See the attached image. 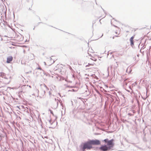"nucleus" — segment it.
I'll use <instances>...</instances> for the list:
<instances>
[{
    "instance_id": "f257e3e1",
    "label": "nucleus",
    "mask_w": 151,
    "mask_h": 151,
    "mask_svg": "<svg viewBox=\"0 0 151 151\" xmlns=\"http://www.w3.org/2000/svg\"><path fill=\"white\" fill-rule=\"evenodd\" d=\"M114 139H112L110 140H109L108 139H105L103 141L105 143H107V145H103L100 147V150L103 151H106L110 150L112 148L114 145Z\"/></svg>"
},
{
    "instance_id": "f03ea898",
    "label": "nucleus",
    "mask_w": 151,
    "mask_h": 151,
    "mask_svg": "<svg viewBox=\"0 0 151 151\" xmlns=\"http://www.w3.org/2000/svg\"><path fill=\"white\" fill-rule=\"evenodd\" d=\"M92 148V145L89 141L83 144V149L84 151L86 149L90 150Z\"/></svg>"
},
{
    "instance_id": "7ed1b4c3",
    "label": "nucleus",
    "mask_w": 151,
    "mask_h": 151,
    "mask_svg": "<svg viewBox=\"0 0 151 151\" xmlns=\"http://www.w3.org/2000/svg\"><path fill=\"white\" fill-rule=\"evenodd\" d=\"M91 145H98L100 144V142L98 140H91L90 141Z\"/></svg>"
},
{
    "instance_id": "20e7f679",
    "label": "nucleus",
    "mask_w": 151,
    "mask_h": 151,
    "mask_svg": "<svg viewBox=\"0 0 151 151\" xmlns=\"http://www.w3.org/2000/svg\"><path fill=\"white\" fill-rule=\"evenodd\" d=\"M134 35L132 37L129 39V41L130 43V45L132 47L134 46V43L135 42L134 41Z\"/></svg>"
},
{
    "instance_id": "39448f33",
    "label": "nucleus",
    "mask_w": 151,
    "mask_h": 151,
    "mask_svg": "<svg viewBox=\"0 0 151 151\" xmlns=\"http://www.w3.org/2000/svg\"><path fill=\"white\" fill-rule=\"evenodd\" d=\"M13 57L12 56H9L7 58L6 62L7 63H10L13 60Z\"/></svg>"
},
{
    "instance_id": "423d86ee",
    "label": "nucleus",
    "mask_w": 151,
    "mask_h": 151,
    "mask_svg": "<svg viewBox=\"0 0 151 151\" xmlns=\"http://www.w3.org/2000/svg\"><path fill=\"white\" fill-rule=\"evenodd\" d=\"M88 51V52L90 53H93L95 52L92 49V48H89Z\"/></svg>"
},
{
    "instance_id": "0eeeda50",
    "label": "nucleus",
    "mask_w": 151,
    "mask_h": 151,
    "mask_svg": "<svg viewBox=\"0 0 151 151\" xmlns=\"http://www.w3.org/2000/svg\"><path fill=\"white\" fill-rule=\"evenodd\" d=\"M10 44H11L13 46H20L19 45H18V44L14 42H12Z\"/></svg>"
},
{
    "instance_id": "6e6552de",
    "label": "nucleus",
    "mask_w": 151,
    "mask_h": 151,
    "mask_svg": "<svg viewBox=\"0 0 151 151\" xmlns=\"http://www.w3.org/2000/svg\"><path fill=\"white\" fill-rule=\"evenodd\" d=\"M95 64L94 63H88V65H86V67L87 66H93Z\"/></svg>"
},
{
    "instance_id": "1a4fd4ad",
    "label": "nucleus",
    "mask_w": 151,
    "mask_h": 151,
    "mask_svg": "<svg viewBox=\"0 0 151 151\" xmlns=\"http://www.w3.org/2000/svg\"><path fill=\"white\" fill-rule=\"evenodd\" d=\"M30 57H32V58H31V59H30V60H33V59H34V55H31Z\"/></svg>"
},
{
    "instance_id": "9d476101",
    "label": "nucleus",
    "mask_w": 151,
    "mask_h": 151,
    "mask_svg": "<svg viewBox=\"0 0 151 151\" xmlns=\"http://www.w3.org/2000/svg\"><path fill=\"white\" fill-rule=\"evenodd\" d=\"M91 59L92 60H93L94 61H96V59L95 58H91Z\"/></svg>"
},
{
    "instance_id": "9b49d317",
    "label": "nucleus",
    "mask_w": 151,
    "mask_h": 151,
    "mask_svg": "<svg viewBox=\"0 0 151 151\" xmlns=\"http://www.w3.org/2000/svg\"><path fill=\"white\" fill-rule=\"evenodd\" d=\"M49 111H50V113L51 114H52L53 115H54V114H53V113L52 111V110H50Z\"/></svg>"
},
{
    "instance_id": "f8f14e48",
    "label": "nucleus",
    "mask_w": 151,
    "mask_h": 151,
    "mask_svg": "<svg viewBox=\"0 0 151 151\" xmlns=\"http://www.w3.org/2000/svg\"><path fill=\"white\" fill-rule=\"evenodd\" d=\"M24 88V87H22V88L23 89Z\"/></svg>"
}]
</instances>
